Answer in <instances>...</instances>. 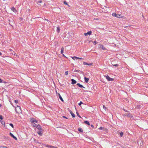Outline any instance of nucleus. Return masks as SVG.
I'll list each match as a JSON object with an SVG mask.
<instances>
[{"mask_svg":"<svg viewBox=\"0 0 148 148\" xmlns=\"http://www.w3.org/2000/svg\"><path fill=\"white\" fill-rule=\"evenodd\" d=\"M10 125L13 128H14V126H13V125L12 124V123H10Z\"/></svg>","mask_w":148,"mask_h":148,"instance_id":"nucleus-26","label":"nucleus"},{"mask_svg":"<svg viewBox=\"0 0 148 148\" xmlns=\"http://www.w3.org/2000/svg\"><path fill=\"white\" fill-rule=\"evenodd\" d=\"M59 98L62 101H63V100L61 95H60V96H59Z\"/></svg>","mask_w":148,"mask_h":148,"instance_id":"nucleus-20","label":"nucleus"},{"mask_svg":"<svg viewBox=\"0 0 148 148\" xmlns=\"http://www.w3.org/2000/svg\"><path fill=\"white\" fill-rule=\"evenodd\" d=\"M32 125H33V126H34V127H35V126H36V124L34 123H32Z\"/></svg>","mask_w":148,"mask_h":148,"instance_id":"nucleus-32","label":"nucleus"},{"mask_svg":"<svg viewBox=\"0 0 148 148\" xmlns=\"http://www.w3.org/2000/svg\"><path fill=\"white\" fill-rule=\"evenodd\" d=\"M72 59L73 60H75V59H80V60H83V58H79V57H77L76 56H74V57H72Z\"/></svg>","mask_w":148,"mask_h":148,"instance_id":"nucleus-5","label":"nucleus"},{"mask_svg":"<svg viewBox=\"0 0 148 148\" xmlns=\"http://www.w3.org/2000/svg\"><path fill=\"white\" fill-rule=\"evenodd\" d=\"M31 122L32 123H34V122H37V121L34 119H33L31 120Z\"/></svg>","mask_w":148,"mask_h":148,"instance_id":"nucleus-12","label":"nucleus"},{"mask_svg":"<svg viewBox=\"0 0 148 148\" xmlns=\"http://www.w3.org/2000/svg\"><path fill=\"white\" fill-rule=\"evenodd\" d=\"M78 116L79 117H81L79 115H78Z\"/></svg>","mask_w":148,"mask_h":148,"instance_id":"nucleus-51","label":"nucleus"},{"mask_svg":"<svg viewBox=\"0 0 148 148\" xmlns=\"http://www.w3.org/2000/svg\"><path fill=\"white\" fill-rule=\"evenodd\" d=\"M0 119L2 120L3 119V117L2 116L0 115Z\"/></svg>","mask_w":148,"mask_h":148,"instance_id":"nucleus-35","label":"nucleus"},{"mask_svg":"<svg viewBox=\"0 0 148 148\" xmlns=\"http://www.w3.org/2000/svg\"><path fill=\"white\" fill-rule=\"evenodd\" d=\"M70 113L71 115L72 116L73 118H74L75 117V115L71 111H70Z\"/></svg>","mask_w":148,"mask_h":148,"instance_id":"nucleus-10","label":"nucleus"},{"mask_svg":"<svg viewBox=\"0 0 148 148\" xmlns=\"http://www.w3.org/2000/svg\"><path fill=\"white\" fill-rule=\"evenodd\" d=\"M112 65L113 66H119V65L118 64H112Z\"/></svg>","mask_w":148,"mask_h":148,"instance_id":"nucleus-27","label":"nucleus"},{"mask_svg":"<svg viewBox=\"0 0 148 148\" xmlns=\"http://www.w3.org/2000/svg\"><path fill=\"white\" fill-rule=\"evenodd\" d=\"M83 103V102H82V101H80L79 103V106H80L81 105V104H82Z\"/></svg>","mask_w":148,"mask_h":148,"instance_id":"nucleus-29","label":"nucleus"},{"mask_svg":"<svg viewBox=\"0 0 148 148\" xmlns=\"http://www.w3.org/2000/svg\"><path fill=\"white\" fill-rule=\"evenodd\" d=\"M58 95H59V96H60V94H58Z\"/></svg>","mask_w":148,"mask_h":148,"instance_id":"nucleus-50","label":"nucleus"},{"mask_svg":"<svg viewBox=\"0 0 148 148\" xmlns=\"http://www.w3.org/2000/svg\"><path fill=\"white\" fill-rule=\"evenodd\" d=\"M79 71V70H76V71H77V72Z\"/></svg>","mask_w":148,"mask_h":148,"instance_id":"nucleus-48","label":"nucleus"},{"mask_svg":"<svg viewBox=\"0 0 148 148\" xmlns=\"http://www.w3.org/2000/svg\"><path fill=\"white\" fill-rule=\"evenodd\" d=\"M93 43H95V45H96L97 43V42H96V41H94Z\"/></svg>","mask_w":148,"mask_h":148,"instance_id":"nucleus-37","label":"nucleus"},{"mask_svg":"<svg viewBox=\"0 0 148 148\" xmlns=\"http://www.w3.org/2000/svg\"><path fill=\"white\" fill-rule=\"evenodd\" d=\"M49 146H50L47 145L46 147H50Z\"/></svg>","mask_w":148,"mask_h":148,"instance_id":"nucleus-44","label":"nucleus"},{"mask_svg":"<svg viewBox=\"0 0 148 148\" xmlns=\"http://www.w3.org/2000/svg\"><path fill=\"white\" fill-rule=\"evenodd\" d=\"M77 113V114L78 116V115H79V114H78Z\"/></svg>","mask_w":148,"mask_h":148,"instance_id":"nucleus-52","label":"nucleus"},{"mask_svg":"<svg viewBox=\"0 0 148 148\" xmlns=\"http://www.w3.org/2000/svg\"><path fill=\"white\" fill-rule=\"evenodd\" d=\"M1 104H0V107H1Z\"/></svg>","mask_w":148,"mask_h":148,"instance_id":"nucleus-49","label":"nucleus"},{"mask_svg":"<svg viewBox=\"0 0 148 148\" xmlns=\"http://www.w3.org/2000/svg\"><path fill=\"white\" fill-rule=\"evenodd\" d=\"M11 10L15 13L17 12L16 10L14 7H12Z\"/></svg>","mask_w":148,"mask_h":148,"instance_id":"nucleus-8","label":"nucleus"},{"mask_svg":"<svg viewBox=\"0 0 148 148\" xmlns=\"http://www.w3.org/2000/svg\"><path fill=\"white\" fill-rule=\"evenodd\" d=\"M44 20H46V21H48V20L46 19L45 18L44 19Z\"/></svg>","mask_w":148,"mask_h":148,"instance_id":"nucleus-45","label":"nucleus"},{"mask_svg":"<svg viewBox=\"0 0 148 148\" xmlns=\"http://www.w3.org/2000/svg\"><path fill=\"white\" fill-rule=\"evenodd\" d=\"M84 79L85 82H87L89 80V79L88 78H86V77H84Z\"/></svg>","mask_w":148,"mask_h":148,"instance_id":"nucleus-11","label":"nucleus"},{"mask_svg":"<svg viewBox=\"0 0 148 148\" xmlns=\"http://www.w3.org/2000/svg\"><path fill=\"white\" fill-rule=\"evenodd\" d=\"M14 102L16 103H18V101L17 100H15L14 101Z\"/></svg>","mask_w":148,"mask_h":148,"instance_id":"nucleus-36","label":"nucleus"},{"mask_svg":"<svg viewBox=\"0 0 148 148\" xmlns=\"http://www.w3.org/2000/svg\"><path fill=\"white\" fill-rule=\"evenodd\" d=\"M2 54L0 52V56H1Z\"/></svg>","mask_w":148,"mask_h":148,"instance_id":"nucleus-47","label":"nucleus"},{"mask_svg":"<svg viewBox=\"0 0 148 148\" xmlns=\"http://www.w3.org/2000/svg\"><path fill=\"white\" fill-rule=\"evenodd\" d=\"M50 147V148H57V147H56L54 146H49Z\"/></svg>","mask_w":148,"mask_h":148,"instance_id":"nucleus-28","label":"nucleus"},{"mask_svg":"<svg viewBox=\"0 0 148 148\" xmlns=\"http://www.w3.org/2000/svg\"><path fill=\"white\" fill-rule=\"evenodd\" d=\"M88 63H87L86 62H83V64L84 65H88Z\"/></svg>","mask_w":148,"mask_h":148,"instance_id":"nucleus-25","label":"nucleus"},{"mask_svg":"<svg viewBox=\"0 0 148 148\" xmlns=\"http://www.w3.org/2000/svg\"><path fill=\"white\" fill-rule=\"evenodd\" d=\"M106 78L108 80V81H113L114 80V79L111 78L109 75H107L106 77Z\"/></svg>","mask_w":148,"mask_h":148,"instance_id":"nucleus-2","label":"nucleus"},{"mask_svg":"<svg viewBox=\"0 0 148 148\" xmlns=\"http://www.w3.org/2000/svg\"><path fill=\"white\" fill-rule=\"evenodd\" d=\"M92 65V63H90V64H88V65L91 66V65Z\"/></svg>","mask_w":148,"mask_h":148,"instance_id":"nucleus-41","label":"nucleus"},{"mask_svg":"<svg viewBox=\"0 0 148 148\" xmlns=\"http://www.w3.org/2000/svg\"><path fill=\"white\" fill-rule=\"evenodd\" d=\"M16 106L15 108L16 112L18 113H21V107L17 105H16Z\"/></svg>","mask_w":148,"mask_h":148,"instance_id":"nucleus-1","label":"nucleus"},{"mask_svg":"<svg viewBox=\"0 0 148 148\" xmlns=\"http://www.w3.org/2000/svg\"><path fill=\"white\" fill-rule=\"evenodd\" d=\"M123 110L125 112H128V111L127 110H125L124 109H123Z\"/></svg>","mask_w":148,"mask_h":148,"instance_id":"nucleus-40","label":"nucleus"},{"mask_svg":"<svg viewBox=\"0 0 148 148\" xmlns=\"http://www.w3.org/2000/svg\"><path fill=\"white\" fill-rule=\"evenodd\" d=\"M12 54H13V55L15 56L16 53H14V54H13V53H12Z\"/></svg>","mask_w":148,"mask_h":148,"instance_id":"nucleus-46","label":"nucleus"},{"mask_svg":"<svg viewBox=\"0 0 148 148\" xmlns=\"http://www.w3.org/2000/svg\"><path fill=\"white\" fill-rule=\"evenodd\" d=\"M37 133L40 136H41L42 135V133L41 130H39L38 132H37Z\"/></svg>","mask_w":148,"mask_h":148,"instance_id":"nucleus-14","label":"nucleus"},{"mask_svg":"<svg viewBox=\"0 0 148 148\" xmlns=\"http://www.w3.org/2000/svg\"><path fill=\"white\" fill-rule=\"evenodd\" d=\"M123 132H121L120 133V135L121 137H122L123 135Z\"/></svg>","mask_w":148,"mask_h":148,"instance_id":"nucleus-22","label":"nucleus"},{"mask_svg":"<svg viewBox=\"0 0 148 148\" xmlns=\"http://www.w3.org/2000/svg\"><path fill=\"white\" fill-rule=\"evenodd\" d=\"M103 108L105 110H107V108L106 107H105L104 105H103Z\"/></svg>","mask_w":148,"mask_h":148,"instance_id":"nucleus-24","label":"nucleus"},{"mask_svg":"<svg viewBox=\"0 0 148 148\" xmlns=\"http://www.w3.org/2000/svg\"><path fill=\"white\" fill-rule=\"evenodd\" d=\"M0 148H8L5 147H1Z\"/></svg>","mask_w":148,"mask_h":148,"instance_id":"nucleus-38","label":"nucleus"},{"mask_svg":"<svg viewBox=\"0 0 148 148\" xmlns=\"http://www.w3.org/2000/svg\"><path fill=\"white\" fill-rule=\"evenodd\" d=\"M63 56H64V54H63Z\"/></svg>","mask_w":148,"mask_h":148,"instance_id":"nucleus-53","label":"nucleus"},{"mask_svg":"<svg viewBox=\"0 0 148 148\" xmlns=\"http://www.w3.org/2000/svg\"><path fill=\"white\" fill-rule=\"evenodd\" d=\"M92 33V32L91 31H89V32H88L87 33H85L84 34V35L85 36H87L88 35H90Z\"/></svg>","mask_w":148,"mask_h":148,"instance_id":"nucleus-4","label":"nucleus"},{"mask_svg":"<svg viewBox=\"0 0 148 148\" xmlns=\"http://www.w3.org/2000/svg\"><path fill=\"white\" fill-rule=\"evenodd\" d=\"M64 4H65V5H68V4H67V3L65 1H64Z\"/></svg>","mask_w":148,"mask_h":148,"instance_id":"nucleus-33","label":"nucleus"},{"mask_svg":"<svg viewBox=\"0 0 148 148\" xmlns=\"http://www.w3.org/2000/svg\"><path fill=\"white\" fill-rule=\"evenodd\" d=\"M112 15L113 16L119 18H120L121 15L120 14H116L115 13H113L112 14Z\"/></svg>","mask_w":148,"mask_h":148,"instance_id":"nucleus-3","label":"nucleus"},{"mask_svg":"<svg viewBox=\"0 0 148 148\" xmlns=\"http://www.w3.org/2000/svg\"><path fill=\"white\" fill-rule=\"evenodd\" d=\"M65 74L66 75H67L68 74V71H66L65 73Z\"/></svg>","mask_w":148,"mask_h":148,"instance_id":"nucleus-30","label":"nucleus"},{"mask_svg":"<svg viewBox=\"0 0 148 148\" xmlns=\"http://www.w3.org/2000/svg\"><path fill=\"white\" fill-rule=\"evenodd\" d=\"M36 128H37L39 130H41L42 129L41 127V126L39 125H38L36 126Z\"/></svg>","mask_w":148,"mask_h":148,"instance_id":"nucleus-6","label":"nucleus"},{"mask_svg":"<svg viewBox=\"0 0 148 148\" xmlns=\"http://www.w3.org/2000/svg\"><path fill=\"white\" fill-rule=\"evenodd\" d=\"M63 117L64 118L67 119V117H66V116H63Z\"/></svg>","mask_w":148,"mask_h":148,"instance_id":"nucleus-43","label":"nucleus"},{"mask_svg":"<svg viewBox=\"0 0 148 148\" xmlns=\"http://www.w3.org/2000/svg\"><path fill=\"white\" fill-rule=\"evenodd\" d=\"M78 130L80 132H83V130L82 128H78Z\"/></svg>","mask_w":148,"mask_h":148,"instance_id":"nucleus-18","label":"nucleus"},{"mask_svg":"<svg viewBox=\"0 0 148 148\" xmlns=\"http://www.w3.org/2000/svg\"><path fill=\"white\" fill-rule=\"evenodd\" d=\"M42 1H41V0H40V1H38V3H42Z\"/></svg>","mask_w":148,"mask_h":148,"instance_id":"nucleus-39","label":"nucleus"},{"mask_svg":"<svg viewBox=\"0 0 148 148\" xmlns=\"http://www.w3.org/2000/svg\"><path fill=\"white\" fill-rule=\"evenodd\" d=\"M84 123L86 124H87L88 125H90V123H89V122L88 121H84Z\"/></svg>","mask_w":148,"mask_h":148,"instance_id":"nucleus-16","label":"nucleus"},{"mask_svg":"<svg viewBox=\"0 0 148 148\" xmlns=\"http://www.w3.org/2000/svg\"><path fill=\"white\" fill-rule=\"evenodd\" d=\"M71 81L72 82V84H75L76 83V81L73 79H71Z\"/></svg>","mask_w":148,"mask_h":148,"instance_id":"nucleus-7","label":"nucleus"},{"mask_svg":"<svg viewBox=\"0 0 148 148\" xmlns=\"http://www.w3.org/2000/svg\"><path fill=\"white\" fill-rule=\"evenodd\" d=\"M1 122L2 125H5V122L3 120H2L1 121Z\"/></svg>","mask_w":148,"mask_h":148,"instance_id":"nucleus-21","label":"nucleus"},{"mask_svg":"<svg viewBox=\"0 0 148 148\" xmlns=\"http://www.w3.org/2000/svg\"><path fill=\"white\" fill-rule=\"evenodd\" d=\"M60 29L59 27H57V31L59 33L60 32Z\"/></svg>","mask_w":148,"mask_h":148,"instance_id":"nucleus-17","label":"nucleus"},{"mask_svg":"<svg viewBox=\"0 0 148 148\" xmlns=\"http://www.w3.org/2000/svg\"><path fill=\"white\" fill-rule=\"evenodd\" d=\"M137 107V108H141L140 105H138Z\"/></svg>","mask_w":148,"mask_h":148,"instance_id":"nucleus-34","label":"nucleus"},{"mask_svg":"<svg viewBox=\"0 0 148 148\" xmlns=\"http://www.w3.org/2000/svg\"><path fill=\"white\" fill-rule=\"evenodd\" d=\"M64 48L63 47H62L61 49V53L62 54L64 52Z\"/></svg>","mask_w":148,"mask_h":148,"instance_id":"nucleus-13","label":"nucleus"},{"mask_svg":"<svg viewBox=\"0 0 148 148\" xmlns=\"http://www.w3.org/2000/svg\"><path fill=\"white\" fill-rule=\"evenodd\" d=\"M10 135L12 137V138L14 136L13 134H12L10 132Z\"/></svg>","mask_w":148,"mask_h":148,"instance_id":"nucleus-23","label":"nucleus"},{"mask_svg":"<svg viewBox=\"0 0 148 148\" xmlns=\"http://www.w3.org/2000/svg\"><path fill=\"white\" fill-rule=\"evenodd\" d=\"M13 138L16 140H17V138H16V137L14 136L13 137Z\"/></svg>","mask_w":148,"mask_h":148,"instance_id":"nucleus-31","label":"nucleus"},{"mask_svg":"<svg viewBox=\"0 0 148 148\" xmlns=\"http://www.w3.org/2000/svg\"><path fill=\"white\" fill-rule=\"evenodd\" d=\"M100 48H101L102 49H103V50H104V49H106L105 47H104L102 45H101V46L100 47Z\"/></svg>","mask_w":148,"mask_h":148,"instance_id":"nucleus-19","label":"nucleus"},{"mask_svg":"<svg viewBox=\"0 0 148 148\" xmlns=\"http://www.w3.org/2000/svg\"><path fill=\"white\" fill-rule=\"evenodd\" d=\"M77 85L80 88H85V87H84L82 85L80 84L79 83H77Z\"/></svg>","mask_w":148,"mask_h":148,"instance_id":"nucleus-9","label":"nucleus"},{"mask_svg":"<svg viewBox=\"0 0 148 148\" xmlns=\"http://www.w3.org/2000/svg\"><path fill=\"white\" fill-rule=\"evenodd\" d=\"M125 116H127L128 117H130L131 114H130L126 113L124 114Z\"/></svg>","mask_w":148,"mask_h":148,"instance_id":"nucleus-15","label":"nucleus"},{"mask_svg":"<svg viewBox=\"0 0 148 148\" xmlns=\"http://www.w3.org/2000/svg\"><path fill=\"white\" fill-rule=\"evenodd\" d=\"M2 82V80L1 78H0V83Z\"/></svg>","mask_w":148,"mask_h":148,"instance_id":"nucleus-42","label":"nucleus"}]
</instances>
